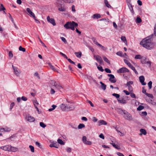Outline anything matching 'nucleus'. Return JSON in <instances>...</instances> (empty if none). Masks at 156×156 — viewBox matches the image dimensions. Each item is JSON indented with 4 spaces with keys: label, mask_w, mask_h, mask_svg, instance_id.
Listing matches in <instances>:
<instances>
[{
    "label": "nucleus",
    "mask_w": 156,
    "mask_h": 156,
    "mask_svg": "<svg viewBox=\"0 0 156 156\" xmlns=\"http://www.w3.org/2000/svg\"><path fill=\"white\" fill-rule=\"evenodd\" d=\"M154 35L156 36V24L154 29V34H152L143 39L140 42V44L145 48L151 50L153 48L154 46V44L152 42L153 36Z\"/></svg>",
    "instance_id": "nucleus-1"
},
{
    "label": "nucleus",
    "mask_w": 156,
    "mask_h": 156,
    "mask_svg": "<svg viewBox=\"0 0 156 156\" xmlns=\"http://www.w3.org/2000/svg\"><path fill=\"white\" fill-rule=\"evenodd\" d=\"M78 24L77 23L74 21L68 22L64 25V27L66 29H71L73 30H75V27H77Z\"/></svg>",
    "instance_id": "nucleus-2"
},
{
    "label": "nucleus",
    "mask_w": 156,
    "mask_h": 156,
    "mask_svg": "<svg viewBox=\"0 0 156 156\" xmlns=\"http://www.w3.org/2000/svg\"><path fill=\"white\" fill-rule=\"evenodd\" d=\"M51 83L53 86L55 87V88L58 90H60L61 89L63 88L62 86H61L58 82H56L54 80H52L51 81Z\"/></svg>",
    "instance_id": "nucleus-3"
},
{
    "label": "nucleus",
    "mask_w": 156,
    "mask_h": 156,
    "mask_svg": "<svg viewBox=\"0 0 156 156\" xmlns=\"http://www.w3.org/2000/svg\"><path fill=\"white\" fill-rule=\"evenodd\" d=\"M124 113V117L125 119L128 120H132V118L131 115L127 111H125Z\"/></svg>",
    "instance_id": "nucleus-4"
},
{
    "label": "nucleus",
    "mask_w": 156,
    "mask_h": 156,
    "mask_svg": "<svg viewBox=\"0 0 156 156\" xmlns=\"http://www.w3.org/2000/svg\"><path fill=\"white\" fill-rule=\"evenodd\" d=\"M94 58L100 64H102L103 63L102 59L101 57L99 55H94Z\"/></svg>",
    "instance_id": "nucleus-5"
},
{
    "label": "nucleus",
    "mask_w": 156,
    "mask_h": 156,
    "mask_svg": "<svg viewBox=\"0 0 156 156\" xmlns=\"http://www.w3.org/2000/svg\"><path fill=\"white\" fill-rule=\"evenodd\" d=\"M129 72V70L126 67H122L117 70V72L119 73Z\"/></svg>",
    "instance_id": "nucleus-6"
},
{
    "label": "nucleus",
    "mask_w": 156,
    "mask_h": 156,
    "mask_svg": "<svg viewBox=\"0 0 156 156\" xmlns=\"http://www.w3.org/2000/svg\"><path fill=\"white\" fill-rule=\"evenodd\" d=\"M12 67L14 70V71L15 75L17 76H19L21 73V71L20 69L17 67L14 66L13 65L12 66Z\"/></svg>",
    "instance_id": "nucleus-7"
},
{
    "label": "nucleus",
    "mask_w": 156,
    "mask_h": 156,
    "mask_svg": "<svg viewBox=\"0 0 156 156\" xmlns=\"http://www.w3.org/2000/svg\"><path fill=\"white\" fill-rule=\"evenodd\" d=\"M108 76L110 77L109 80L112 83L116 82V80L115 78V76L113 75L112 74H108Z\"/></svg>",
    "instance_id": "nucleus-8"
},
{
    "label": "nucleus",
    "mask_w": 156,
    "mask_h": 156,
    "mask_svg": "<svg viewBox=\"0 0 156 156\" xmlns=\"http://www.w3.org/2000/svg\"><path fill=\"white\" fill-rule=\"evenodd\" d=\"M11 145H8L4 146H2L0 147V148L5 151H10V148H11Z\"/></svg>",
    "instance_id": "nucleus-9"
},
{
    "label": "nucleus",
    "mask_w": 156,
    "mask_h": 156,
    "mask_svg": "<svg viewBox=\"0 0 156 156\" xmlns=\"http://www.w3.org/2000/svg\"><path fill=\"white\" fill-rule=\"evenodd\" d=\"M26 119L28 121L30 122H34L35 121V118L30 115L26 116Z\"/></svg>",
    "instance_id": "nucleus-10"
},
{
    "label": "nucleus",
    "mask_w": 156,
    "mask_h": 156,
    "mask_svg": "<svg viewBox=\"0 0 156 156\" xmlns=\"http://www.w3.org/2000/svg\"><path fill=\"white\" fill-rule=\"evenodd\" d=\"M47 20L49 22L51 23L53 26L55 25L56 24L54 19L50 18L49 16H48L47 17Z\"/></svg>",
    "instance_id": "nucleus-11"
},
{
    "label": "nucleus",
    "mask_w": 156,
    "mask_h": 156,
    "mask_svg": "<svg viewBox=\"0 0 156 156\" xmlns=\"http://www.w3.org/2000/svg\"><path fill=\"white\" fill-rule=\"evenodd\" d=\"M124 61L125 63L127 64L128 66L132 70L133 69H134L135 68L134 66H133L126 59H124Z\"/></svg>",
    "instance_id": "nucleus-12"
},
{
    "label": "nucleus",
    "mask_w": 156,
    "mask_h": 156,
    "mask_svg": "<svg viewBox=\"0 0 156 156\" xmlns=\"http://www.w3.org/2000/svg\"><path fill=\"white\" fill-rule=\"evenodd\" d=\"M27 11L30 14V16L32 17L33 18H36L35 14L33 12L31 11L30 9L29 8H27Z\"/></svg>",
    "instance_id": "nucleus-13"
},
{
    "label": "nucleus",
    "mask_w": 156,
    "mask_h": 156,
    "mask_svg": "<svg viewBox=\"0 0 156 156\" xmlns=\"http://www.w3.org/2000/svg\"><path fill=\"white\" fill-rule=\"evenodd\" d=\"M139 79L140 82L141 83L142 85H145L146 84V83L144 82L145 80L144 77L142 76L139 77Z\"/></svg>",
    "instance_id": "nucleus-14"
},
{
    "label": "nucleus",
    "mask_w": 156,
    "mask_h": 156,
    "mask_svg": "<svg viewBox=\"0 0 156 156\" xmlns=\"http://www.w3.org/2000/svg\"><path fill=\"white\" fill-rule=\"evenodd\" d=\"M117 100L118 102L121 104H125L127 103L126 100L124 99L123 98L117 99Z\"/></svg>",
    "instance_id": "nucleus-15"
},
{
    "label": "nucleus",
    "mask_w": 156,
    "mask_h": 156,
    "mask_svg": "<svg viewBox=\"0 0 156 156\" xmlns=\"http://www.w3.org/2000/svg\"><path fill=\"white\" fill-rule=\"evenodd\" d=\"M56 3L57 6L58 7L62 6V4H63L62 0H57L56 2Z\"/></svg>",
    "instance_id": "nucleus-16"
},
{
    "label": "nucleus",
    "mask_w": 156,
    "mask_h": 156,
    "mask_svg": "<svg viewBox=\"0 0 156 156\" xmlns=\"http://www.w3.org/2000/svg\"><path fill=\"white\" fill-rule=\"evenodd\" d=\"M116 110L117 112L119 113L121 115H122L123 114H124L125 111H126L125 110H122L121 108H118Z\"/></svg>",
    "instance_id": "nucleus-17"
},
{
    "label": "nucleus",
    "mask_w": 156,
    "mask_h": 156,
    "mask_svg": "<svg viewBox=\"0 0 156 156\" xmlns=\"http://www.w3.org/2000/svg\"><path fill=\"white\" fill-rule=\"evenodd\" d=\"M58 10L61 12H65L66 10V8L64 6V5L63 6H60V7H58Z\"/></svg>",
    "instance_id": "nucleus-18"
},
{
    "label": "nucleus",
    "mask_w": 156,
    "mask_h": 156,
    "mask_svg": "<svg viewBox=\"0 0 156 156\" xmlns=\"http://www.w3.org/2000/svg\"><path fill=\"white\" fill-rule=\"evenodd\" d=\"M66 111L73 110L74 108L73 107L68 105H66Z\"/></svg>",
    "instance_id": "nucleus-19"
},
{
    "label": "nucleus",
    "mask_w": 156,
    "mask_h": 156,
    "mask_svg": "<svg viewBox=\"0 0 156 156\" xmlns=\"http://www.w3.org/2000/svg\"><path fill=\"white\" fill-rule=\"evenodd\" d=\"M57 143L56 142H53L52 144H51L49 145V147H54L56 148H58V145H57Z\"/></svg>",
    "instance_id": "nucleus-20"
},
{
    "label": "nucleus",
    "mask_w": 156,
    "mask_h": 156,
    "mask_svg": "<svg viewBox=\"0 0 156 156\" xmlns=\"http://www.w3.org/2000/svg\"><path fill=\"white\" fill-rule=\"evenodd\" d=\"M98 125L99 126L101 125H106L107 124L106 122L104 121V120H100L98 121Z\"/></svg>",
    "instance_id": "nucleus-21"
},
{
    "label": "nucleus",
    "mask_w": 156,
    "mask_h": 156,
    "mask_svg": "<svg viewBox=\"0 0 156 156\" xmlns=\"http://www.w3.org/2000/svg\"><path fill=\"white\" fill-rule=\"evenodd\" d=\"M11 147L9 151L15 152L17 151L18 150V149L17 148L12 147L11 145Z\"/></svg>",
    "instance_id": "nucleus-22"
},
{
    "label": "nucleus",
    "mask_w": 156,
    "mask_h": 156,
    "mask_svg": "<svg viewBox=\"0 0 156 156\" xmlns=\"http://www.w3.org/2000/svg\"><path fill=\"white\" fill-rule=\"evenodd\" d=\"M92 17L94 19H98L101 17V15L99 14H95L93 15Z\"/></svg>",
    "instance_id": "nucleus-23"
},
{
    "label": "nucleus",
    "mask_w": 156,
    "mask_h": 156,
    "mask_svg": "<svg viewBox=\"0 0 156 156\" xmlns=\"http://www.w3.org/2000/svg\"><path fill=\"white\" fill-rule=\"evenodd\" d=\"M66 106L65 104H62L60 105V108L62 111H66Z\"/></svg>",
    "instance_id": "nucleus-24"
},
{
    "label": "nucleus",
    "mask_w": 156,
    "mask_h": 156,
    "mask_svg": "<svg viewBox=\"0 0 156 156\" xmlns=\"http://www.w3.org/2000/svg\"><path fill=\"white\" fill-rule=\"evenodd\" d=\"M147 58L145 57H143L141 60V62L143 64H145L146 63V61Z\"/></svg>",
    "instance_id": "nucleus-25"
},
{
    "label": "nucleus",
    "mask_w": 156,
    "mask_h": 156,
    "mask_svg": "<svg viewBox=\"0 0 156 156\" xmlns=\"http://www.w3.org/2000/svg\"><path fill=\"white\" fill-rule=\"evenodd\" d=\"M100 83L101 84V87L102 89L104 90H105L106 88V85L103 83L102 82H100Z\"/></svg>",
    "instance_id": "nucleus-26"
},
{
    "label": "nucleus",
    "mask_w": 156,
    "mask_h": 156,
    "mask_svg": "<svg viewBox=\"0 0 156 156\" xmlns=\"http://www.w3.org/2000/svg\"><path fill=\"white\" fill-rule=\"evenodd\" d=\"M104 3L106 5V6L108 7V8H111L112 7L111 5L108 3V2L107 0H104Z\"/></svg>",
    "instance_id": "nucleus-27"
},
{
    "label": "nucleus",
    "mask_w": 156,
    "mask_h": 156,
    "mask_svg": "<svg viewBox=\"0 0 156 156\" xmlns=\"http://www.w3.org/2000/svg\"><path fill=\"white\" fill-rule=\"evenodd\" d=\"M140 131L141 132V135L143 134L144 135H145L147 134V132L146 130L144 129H140Z\"/></svg>",
    "instance_id": "nucleus-28"
},
{
    "label": "nucleus",
    "mask_w": 156,
    "mask_h": 156,
    "mask_svg": "<svg viewBox=\"0 0 156 156\" xmlns=\"http://www.w3.org/2000/svg\"><path fill=\"white\" fill-rule=\"evenodd\" d=\"M103 58L104 61L108 64H110V61L108 60L107 57L104 56H103Z\"/></svg>",
    "instance_id": "nucleus-29"
},
{
    "label": "nucleus",
    "mask_w": 156,
    "mask_h": 156,
    "mask_svg": "<svg viewBox=\"0 0 156 156\" xmlns=\"http://www.w3.org/2000/svg\"><path fill=\"white\" fill-rule=\"evenodd\" d=\"M129 9L133 14H134V11L133 10V6L132 4L130 5H128Z\"/></svg>",
    "instance_id": "nucleus-30"
},
{
    "label": "nucleus",
    "mask_w": 156,
    "mask_h": 156,
    "mask_svg": "<svg viewBox=\"0 0 156 156\" xmlns=\"http://www.w3.org/2000/svg\"><path fill=\"white\" fill-rule=\"evenodd\" d=\"M75 54L76 55V56L79 58H80L82 55V53L81 52H75Z\"/></svg>",
    "instance_id": "nucleus-31"
},
{
    "label": "nucleus",
    "mask_w": 156,
    "mask_h": 156,
    "mask_svg": "<svg viewBox=\"0 0 156 156\" xmlns=\"http://www.w3.org/2000/svg\"><path fill=\"white\" fill-rule=\"evenodd\" d=\"M34 105L35 106V107L37 109V111H39L38 109L37 106L36 105H38V102L37 101V100H35L34 101Z\"/></svg>",
    "instance_id": "nucleus-32"
},
{
    "label": "nucleus",
    "mask_w": 156,
    "mask_h": 156,
    "mask_svg": "<svg viewBox=\"0 0 156 156\" xmlns=\"http://www.w3.org/2000/svg\"><path fill=\"white\" fill-rule=\"evenodd\" d=\"M143 56L140 55H136L134 57L135 59H141Z\"/></svg>",
    "instance_id": "nucleus-33"
},
{
    "label": "nucleus",
    "mask_w": 156,
    "mask_h": 156,
    "mask_svg": "<svg viewBox=\"0 0 156 156\" xmlns=\"http://www.w3.org/2000/svg\"><path fill=\"white\" fill-rule=\"evenodd\" d=\"M110 144H112L113 146L116 149L119 150L120 148L119 146L116 145L114 143H111Z\"/></svg>",
    "instance_id": "nucleus-34"
},
{
    "label": "nucleus",
    "mask_w": 156,
    "mask_h": 156,
    "mask_svg": "<svg viewBox=\"0 0 156 156\" xmlns=\"http://www.w3.org/2000/svg\"><path fill=\"white\" fill-rule=\"evenodd\" d=\"M57 142L58 144L61 145H64V142L60 139H58Z\"/></svg>",
    "instance_id": "nucleus-35"
},
{
    "label": "nucleus",
    "mask_w": 156,
    "mask_h": 156,
    "mask_svg": "<svg viewBox=\"0 0 156 156\" xmlns=\"http://www.w3.org/2000/svg\"><path fill=\"white\" fill-rule=\"evenodd\" d=\"M5 10V8L4 6L3 5L1 4L0 6V11H4Z\"/></svg>",
    "instance_id": "nucleus-36"
},
{
    "label": "nucleus",
    "mask_w": 156,
    "mask_h": 156,
    "mask_svg": "<svg viewBox=\"0 0 156 156\" xmlns=\"http://www.w3.org/2000/svg\"><path fill=\"white\" fill-rule=\"evenodd\" d=\"M57 107V106L56 105H52V108H50L48 109V111L49 112H51L52 111V110H54L55 108Z\"/></svg>",
    "instance_id": "nucleus-37"
},
{
    "label": "nucleus",
    "mask_w": 156,
    "mask_h": 156,
    "mask_svg": "<svg viewBox=\"0 0 156 156\" xmlns=\"http://www.w3.org/2000/svg\"><path fill=\"white\" fill-rule=\"evenodd\" d=\"M85 127L84 124H80L78 126V128L79 129H81L83 128H84Z\"/></svg>",
    "instance_id": "nucleus-38"
},
{
    "label": "nucleus",
    "mask_w": 156,
    "mask_h": 156,
    "mask_svg": "<svg viewBox=\"0 0 156 156\" xmlns=\"http://www.w3.org/2000/svg\"><path fill=\"white\" fill-rule=\"evenodd\" d=\"M142 21V20L139 17H137L136 20V22L137 23H140Z\"/></svg>",
    "instance_id": "nucleus-39"
},
{
    "label": "nucleus",
    "mask_w": 156,
    "mask_h": 156,
    "mask_svg": "<svg viewBox=\"0 0 156 156\" xmlns=\"http://www.w3.org/2000/svg\"><path fill=\"white\" fill-rule=\"evenodd\" d=\"M98 46L100 48H101L103 50L105 51L107 49V48H105L104 46H103L100 44H98Z\"/></svg>",
    "instance_id": "nucleus-40"
},
{
    "label": "nucleus",
    "mask_w": 156,
    "mask_h": 156,
    "mask_svg": "<svg viewBox=\"0 0 156 156\" xmlns=\"http://www.w3.org/2000/svg\"><path fill=\"white\" fill-rule=\"evenodd\" d=\"M116 54L118 55L121 57H124V55H122V53L121 51H118L116 53Z\"/></svg>",
    "instance_id": "nucleus-41"
},
{
    "label": "nucleus",
    "mask_w": 156,
    "mask_h": 156,
    "mask_svg": "<svg viewBox=\"0 0 156 156\" xmlns=\"http://www.w3.org/2000/svg\"><path fill=\"white\" fill-rule=\"evenodd\" d=\"M48 64L51 69L54 71H56V69L53 66L51 65V63H49Z\"/></svg>",
    "instance_id": "nucleus-42"
},
{
    "label": "nucleus",
    "mask_w": 156,
    "mask_h": 156,
    "mask_svg": "<svg viewBox=\"0 0 156 156\" xmlns=\"http://www.w3.org/2000/svg\"><path fill=\"white\" fill-rule=\"evenodd\" d=\"M29 147L30 148L31 151L32 152H34V147L32 145H30Z\"/></svg>",
    "instance_id": "nucleus-43"
},
{
    "label": "nucleus",
    "mask_w": 156,
    "mask_h": 156,
    "mask_svg": "<svg viewBox=\"0 0 156 156\" xmlns=\"http://www.w3.org/2000/svg\"><path fill=\"white\" fill-rule=\"evenodd\" d=\"M40 126L43 128H44L46 126V125L43 122H40Z\"/></svg>",
    "instance_id": "nucleus-44"
},
{
    "label": "nucleus",
    "mask_w": 156,
    "mask_h": 156,
    "mask_svg": "<svg viewBox=\"0 0 156 156\" xmlns=\"http://www.w3.org/2000/svg\"><path fill=\"white\" fill-rule=\"evenodd\" d=\"M144 107L142 105H140L137 108V110L138 111H140L144 108Z\"/></svg>",
    "instance_id": "nucleus-45"
},
{
    "label": "nucleus",
    "mask_w": 156,
    "mask_h": 156,
    "mask_svg": "<svg viewBox=\"0 0 156 156\" xmlns=\"http://www.w3.org/2000/svg\"><path fill=\"white\" fill-rule=\"evenodd\" d=\"M152 82L151 81H149L148 83V86L149 88V89H151L152 88Z\"/></svg>",
    "instance_id": "nucleus-46"
},
{
    "label": "nucleus",
    "mask_w": 156,
    "mask_h": 156,
    "mask_svg": "<svg viewBox=\"0 0 156 156\" xmlns=\"http://www.w3.org/2000/svg\"><path fill=\"white\" fill-rule=\"evenodd\" d=\"M36 145L39 148H42V146L38 142L36 141L35 142Z\"/></svg>",
    "instance_id": "nucleus-47"
},
{
    "label": "nucleus",
    "mask_w": 156,
    "mask_h": 156,
    "mask_svg": "<svg viewBox=\"0 0 156 156\" xmlns=\"http://www.w3.org/2000/svg\"><path fill=\"white\" fill-rule=\"evenodd\" d=\"M112 95L115 97L117 99H118V98H119L120 97V95L117 94L113 93L112 94Z\"/></svg>",
    "instance_id": "nucleus-48"
},
{
    "label": "nucleus",
    "mask_w": 156,
    "mask_h": 156,
    "mask_svg": "<svg viewBox=\"0 0 156 156\" xmlns=\"http://www.w3.org/2000/svg\"><path fill=\"white\" fill-rule=\"evenodd\" d=\"M93 42L94 43V44H96V45H97V46H98V44H99L98 43L97 40L93 38Z\"/></svg>",
    "instance_id": "nucleus-49"
},
{
    "label": "nucleus",
    "mask_w": 156,
    "mask_h": 156,
    "mask_svg": "<svg viewBox=\"0 0 156 156\" xmlns=\"http://www.w3.org/2000/svg\"><path fill=\"white\" fill-rule=\"evenodd\" d=\"M19 50L20 51H22L23 52H25L26 51V49L22 47L21 46L19 47Z\"/></svg>",
    "instance_id": "nucleus-50"
},
{
    "label": "nucleus",
    "mask_w": 156,
    "mask_h": 156,
    "mask_svg": "<svg viewBox=\"0 0 156 156\" xmlns=\"http://www.w3.org/2000/svg\"><path fill=\"white\" fill-rule=\"evenodd\" d=\"M82 141H83V142L84 144H85V143L87 141V137L86 136H84L83 137Z\"/></svg>",
    "instance_id": "nucleus-51"
},
{
    "label": "nucleus",
    "mask_w": 156,
    "mask_h": 156,
    "mask_svg": "<svg viewBox=\"0 0 156 156\" xmlns=\"http://www.w3.org/2000/svg\"><path fill=\"white\" fill-rule=\"evenodd\" d=\"M14 105H15V103L14 102H13L11 103V104H10V107L9 108V109H10V110H12L13 107L14 106Z\"/></svg>",
    "instance_id": "nucleus-52"
},
{
    "label": "nucleus",
    "mask_w": 156,
    "mask_h": 156,
    "mask_svg": "<svg viewBox=\"0 0 156 156\" xmlns=\"http://www.w3.org/2000/svg\"><path fill=\"white\" fill-rule=\"evenodd\" d=\"M61 39L62 41H63L66 44L67 43V42L66 39L63 37H61Z\"/></svg>",
    "instance_id": "nucleus-53"
},
{
    "label": "nucleus",
    "mask_w": 156,
    "mask_h": 156,
    "mask_svg": "<svg viewBox=\"0 0 156 156\" xmlns=\"http://www.w3.org/2000/svg\"><path fill=\"white\" fill-rule=\"evenodd\" d=\"M127 86L128 87L129 90L130 92H133V88L131 86Z\"/></svg>",
    "instance_id": "nucleus-54"
},
{
    "label": "nucleus",
    "mask_w": 156,
    "mask_h": 156,
    "mask_svg": "<svg viewBox=\"0 0 156 156\" xmlns=\"http://www.w3.org/2000/svg\"><path fill=\"white\" fill-rule=\"evenodd\" d=\"M66 3H72L74 2L73 0H66V1H64Z\"/></svg>",
    "instance_id": "nucleus-55"
},
{
    "label": "nucleus",
    "mask_w": 156,
    "mask_h": 156,
    "mask_svg": "<svg viewBox=\"0 0 156 156\" xmlns=\"http://www.w3.org/2000/svg\"><path fill=\"white\" fill-rule=\"evenodd\" d=\"M133 82L132 81H129L126 84L127 86H131L130 85L133 84Z\"/></svg>",
    "instance_id": "nucleus-56"
},
{
    "label": "nucleus",
    "mask_w": 156,
    "mask_h": 156,
    "mask_svg": "<svg viewBox=\"0 0 156 156\" xmlns=\"http://www.w3.org/2000/svg\"><path fill=\"white\" fill-rule=\"evenodd\" d=\"M97 68L101 72H103L104 71V69L102 68V67L101 66L99 67V66H97Z\"/></svg>",
    "instance_id": "nucleus-57"
},
{
    "label": "nucleus",
    "mask_w": 156,
    "mask_h": 156,
    "mask_svg": "<svg viewBox=\"0 0 156 156\" xmlns=\"http://www.w3.org/2000/svg\"><path fill=\"white\" fill-rule=\"evenodd\" d=\"M68 61L71 63L75 64V62H74L70 58H67V59H66Z\"/></svg>",
    "instance_id": "nucleus-58"
},
{
    "label": "nucleus",
    "mask_w": 156,
    "mask_h": 156,
    "mask_svg": "<svg viewBox=\"0 0 156 156\" xmlns=\"http://www.w3.org/2000/svg\"><path fill=\"white\" fill-rule=\"evenodd\" d=\"M105 71L107 73H111V71L108 68H105Z\"/></svg>",
    "instance_id": "nucleus-59"
},
{
    "label": "nucleus",
    "mask_w": 156,
    "mask_h": 156,
    "mask_svg": "<svg viewBox=\"0 0 156 156\" xmlns=\"http://www.w3.org/2000/svg\"><path fill=\"white\" fill-rule=\"evenodd\" d=\"M88 78L89 80H92L94 82H96L95 80V79H94L93 77H92L91 76H89L88 77Z\"/></svg>",
    "instance_id": "nucleus-60"
},
{
    "label": "nucleus",
    "mask_w": 156,
    "mask_h": 156,
    "mask_svg": "<svg viewBox=\"0 0 156 156\" xmlns=\"http://www.w3.org/2000/svg\"><path fill=\"white\" fill-rule=\"evenodd\" d=\"M60 54L62 56H63L64 58H66V59H67V57L65 54L63 53L62 52H60Z\"/></svg>",
    "instance_id": "nucleus-61"
},
{
    "label": "nucleus",
    "mask_w": 156,
    "mask_h": 156,
    "mask_svg": "<svg viewBox=\"0 0 156 156\" xmlns=\"http://www.w3.org/2000/svg\"><path fill=\"white\" fill-rule=\"evenodd\" d=\"M9 56L10 58H12L13 57V55L12 53V51H10L9 52Z\"/></svg>",
    "instance_id": "nucleus-62"
},
{
    "label": "nucleus",
    "mask_w": 156,
    "mask_h": 156,
    "mask_svg": "<svg viewBox=\"0 0 156 156\" xmlns=\"http://www.w3.org/2000/svg\"><path fill=\"white\" fill-rule=\"evenodd\" d=\"M34 76H37V78H38L39 79H40V77L39 76L38 73L37 72H35L34 74Z\"/></svg>",
    "instance_id": "nucleus-63"
},
{
    "label": "nucleus",
    "mask_w": 156,
    "mask_h": 156,
    "mask_svg": "<svg viewBox=\"0 0 156 156\" xmlns=\"http://www.w3.org/2000/svg\"><path fill=\"white\" fill-rule=\"evenodd\" d=\"M121 40L122 41H123L124 42L125 41H126V38L125 37V36H122L121 37Z\"/></svg>",
    "instance_id": "nucleus-64"
}]
</instances>
